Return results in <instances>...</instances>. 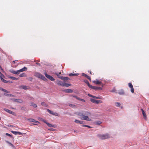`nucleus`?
I'll return each instance as SVG.
<instances>
[{"instance_id":"f257e3e1","label":"nucleus","mask_w":149,"mask_h":149,"mask_svg":"<svg viewBox=\"0 0 149 149\" xmlns=\"http://www.w3.org/2000/svg\"><path fill=\"white\" fill-rule=\"evenodd\" d=\"M74 114L82 117L81 118V120H85L91 121V119L89 118L88 116H90L91 114L90 113L86 111H81L80 112H75Z\"/></svg>"},{"instance_id":"f03ea898","label":"nucleus","mask_w":149,"mask_h":149,"mask_svg":"<svg viewBox=\"0 0 149 149\" xmlns=\"http://www.w3.org/2000/svg\"><path fill=\"white\" fill-rule=\"evenodd\" d=\"M98 137L102 139H108L110 138V135L108 133L105 134H99L97 135Z\"/></svg>"},{"instance_id":"7ed1b4c3","label":"nucleus","mask_w":149,"mask_h":149,"mask_svg":"<svg viewBox=\"0 0 149 149\" xmlns=\"http://www.w3.org/2000/svg\"><path fill=\"white\" fill-rule=\"evenodd\" d=\"M42 119V121H43L44 123H46L49 127H53L55 128L56 127V125H53L51 124H49V123L47 122L45 120L43 119Z\"/></svg>"},{"instance_id":"20e7f679","label":"nucleus","mask_w":149,"mask_h":149,"mask_svg":"<svg viewBox=\"0 0 149 149\" xmlns=\"http://www.w3.org/2000/svg\"><path fill=\"white\" fill-rule=\"evenodd\" d=\"M46 77L52 81H54L55 80L54 78L52 76L48 74L46 72H45L44 73Z\"/></svg>"},{"instance_id":"39448f33","label":"nucleus","mask_w":149,"mask_h":149,"mask_svg":"<svg viewBox=\"0 0 149 149\" xmlns=\"http://www.w3.org/2000/svg\"><path fill=\"white\" fill-rule=\"evenodd\" d=\"M91 101L94 103L99 104L101 103L102 102L101 100H95L93 99H91Z\"/></svg>"},{"instance_id":"423d86ee","label":"nucleus","mask_w":149,"mask_h":149,"mask_svg":"<svg viewBox=\"0 0 149 149\" xmlns=\"http://www.w3.org/2000/svg\"><path fill=\"white\" fill-rule=\"evenodd\" d=\"M9 71L12 73L16 74H19L20 72V71H19V70H17V71H16L13 70L11 69Z\"/></svg>"},{"instance_id":"0eeeda50","label":"nucleus","mask_w":149,"mask_h":149,"mask_svg":"<svg viewBox=\"0 0 149 149\" xmlns=\"http://www.w3.org/2000/svg\"><path fill=\"white\" fill-rule=\"evenodd\" d=\"M11 100L13 102H17L19 103H21L23 102L22 100L20 99L18 100L14 98H11Z\"/></svg>"},{"instance_id":"6e6552de","label":"nucleus","mask_w":149,"mask_h":149,"mask_svg":"<svg viewBox=\"0 0 149 149\" xmlns=\"http://www.w3.org/2000/svg\"><path fill=\"white\" fill-rule=\"evenodd\" d=\"M35 76L36 77L39 78H41L42 76V75L41 74L39 73L35 72Z\"/></svg>"},{"instance_id":"1a4fd4ad","label":"nucleus","mask_w":149,"mask_h":149,"mask_svg":"<svg viewBox=\"0 0 149 149\" xmlns=\"http://www.w3.org/2000/svg\"><path fill=\"white\" fill-rule=\"evenodd\" d=\"M3 110L5 111H6L8 113H9L10 114H11L13 115H14V114H15L14 112L12 111H11L10 110H9L8 109H7L4 108V109Z\"/></svg>"},{"instance_id":"9d476101","label":"nucleus","mask_w":149,"mask_h":149,"mask_svg":"<svg viewBox=\"0 0 149 149\" xmlns=\"http://www.w3.org/2000/svg\"><path fill=\"white\" fill-rule=\"evenodd\" d=\"M141 110L142 111V113L143 116V118L144 119L146 120L147 118L146 114L145 113L143 109H141Z\"/></svg>"},{"instance_id":"9b49d317","label":"nucleus","mask_w":149,"mask_h":149,"mask_svg":"<svg viewBox=\"0 0 149 149\" xmlns=\"http://www.w3.org/2000/svg\"><path fill=\"white\" fill-rule=\"evenodd\" d=\"M47 111L50 114L56 116L57 115V113H54L53 111H51L49 109H47Z\"/></svg>"},{"instance_id":"f8f14e48","label":"nucleus","mask_w":149,"mask_h":149,"mask_svg":"<svg viewBox=\"0 0 149 149\" xmlns=\"http://www.w3.org/2000/svg\"><path fill=\"white\" fill-rule=\"evenodd\" d=\"M120 95H123L124 94V91L123 89H121L118 91V92L117 93Z\"/></svg>"},{"instance_id":"ddd939ff","label":"nucleus","mask_w":149,"mask_h":149,"mask_svg":"<svg viewBox=\"0 0 149 149\" xmlns=\"http://www.w3.org/2000/svg\"><path fill=\"white\" fill-rule=\"evenodd\" d=\"M56 83L58 85L62 86H63L64 83H63L62 82L57 81Z\"/></svg>"},{"instance_id":"4468645a","label":"nucleus","mask_w":149,"mask_h":149,"mask_svg":"<svg viewBox=\"0 0 149 149\" xmlns=\"http://www.w3.org/2000/svg\"><path fill=\"white\" fill-rule=\"evenodd\" d=\"M20 88H22L24 90H26L28 89V87L26 86L22 85L19 86Z\"/></svg>"},{"instance_id":"2eb2a0df","label":"nucleus","mask_w":149,"mask_h":149,"mask_svg":"<svg viewBox=\"0 0 149 149\" xmlns=\"http://www.w3.org/2000/svg\"><path fill=\"white\" fill-rule=\"evenodd\" d=\"M82 75L85 77L86 78H87L89 80H90V81L91 80V79L90 78V77L89 76H88L85 73H83L82 74Z\"/></svg>"},{"instance_id":"dca6fc26","label":"nucleus","mask_w":149,"mask_h":149,"mask_svg":"<svg viewBox=\"0 0 149 149\" xmlns=\"http://www.w3.org/2000/svg\"><path fill=\"white\" fill-rule=\"evenodd\" d=\"M64 91L66 93H72L73 92V91L70 89L65 90Z\"/></svg>"},{"instance_id":"f3484780","label":"nucleus","mask_w":149,"mask_h":149,"mask_svg":"<svg viewBox=\"0 0 149 149\" xmlns=\"http://www.w3.org/2000/svg\"><path fill=\"white\" fill-rule=\"evenodd\" d=\"M6 142L7 143H8L9 145L11 146L13 148H15V147L11 143L9 142L8 141H6Z\"/></svg>"},{"instance_id":"a211bd4d","label":"nucleus","mask_w":149,"mask_h":149,"mask_svg":"<svg viewBox=\"0 0 149 149\" xmlns=\"http://www.w3.org/2000/svg\"><path fill=\"white\" fill-rule=\"evenodd\" d=\"M27 70V68L26 67H24L22 69L19 70V71H20V72H22L23 71H26Z\"/></svg>"},{"instance_id":"6ab92c4d","label":"nucleus","mask_w":149,"mask_h":149,"mask_svg":"<svg viewBox=\"0 0 149 149\" xmlns=\"http://www.w3.org/2000/svg\"><path fill=\"white\" fill-rule=\"evenodd\" d=\"M30 105L33 106L34 108H36L37 106V105L36 104L34 103L33 102H31V103Z\"/></svg>"},{"instance_id":"aec40b11","label":"nucleus","mask_w":149,"mask_h":149,"mask_svg":"<svg viewBox=\"0 0 149 149\" xmlns=\"http://www.w3.org/2000/svg\"><path fill=\"white\" fill-rule=\"evenodd\" d=\"M4 95L5 96H10V97H15V96L12 95V94H7L6 93H4Z\"/></svg>"},{"instance_id":"412c9836","label":"nucleus","mask_w":149,"mask_h":149,"mask_svg":"<svg viewBox=\"0 0 149 149\" xmlns=\"http://www.w3.org/2000/svg\"><path fill=\"white\" fill-rule=\"evenodd\" d=\"M71 84H67L66 83H64L63 85V86H66V87H68L70 86Z\"/></svg>"},{"instance_id":"4be33fe9","label":"nucleus","mask_w":149,"mask_h":149,"mask_svg":"<svg viewBox=\"0 0 149 149\" xmlns=\"http://www.w3.org/2000/svg\"><path fill=\"white\" fill-rule=\"evenodd\" d=\"M9 78H10L12 79L13 80H17L19 79V78H16L14 77H11V76L9 77Z\"/></svg>"},{"instance_id":"5701e85b","label":"nucleus","mask_w":149,"mask_h":149,"mask_svg":"<svg viewBox=\"0 0 149 149\" xmlns=\"http://www.w3.org/2000/svg\"><path fill=\"white\" fill-rule=\"evenodd\" d=\"M95 123L97 125H99L102 123L99 121H96L95 122Z\"/></svg>"},{"instance_id":"b1692460","label":"nucleus","mask_w":149,"mask_h":149,"mask_svg":"<svg viewBox=\"0 0 149 149\" xmlns=\"http://www.w3.org/2000/svg\"><path fill=\"white\" fill-rule=\"evenodd\" d=\"M41 104L44 106L47 107L48 106L47 104L45 103L44 102H42L41 103Z\"/></svg>"},{"instance_id":"393cba45","label":"nucleus","mask_w":149,"mask_h":149,"mask_svg":"<svg viewBox=\"0 0 149 149\" xmlns=\"http://www.w3.org/2000/svg\"><path fill=\"white\" fill-rule=\"evenodd\" d=\"M41 79L44 81H46L47 80V79L43 75L42 76Z\"/></svg>"},{"instance_id":"a878e982","label":"nucleus","mask_w":149,"mask_h":149,"mask_svg":"<svg viewBox=\"0 0 149 149\" xmlns=\"http://www.w3.org/2000/svg\"><path fill=\"white\" fill-rule=\"evenodd\" d=\"M28 120H29V121L32 122H34L35 121V120L34 119L32 118L29 119Z\"/></svg>"},{"instance_id":"bb28decb","label":"nucleus","mask_w":149,"mask_h":149,"mask_svg":"<svg viewBox=\"0 0 149 149\" xmlns=\"http://www.w3.org/2000/svg\"><path fill=\"white\" fill-rule=\"evenodd\" d=\"M1 80L3 82H4V83H7L8 82V81H7L5 79H3V78H2V79H1Z\"/></svg>"},{"instance_id":"cd10ccee","label":"nucleus","mask_w":149,"mask_h":149,"mask_svg":"<svg viewBox=\"0 0 149 149\" xmlns=\"http://www.w3.org/2000/svg\"><path fill=\"white\" fill-rule=\"evenodd\" d=\"M115 105L117 107H119L120 105V104L119 102H116L115 103Z\"/></svg>"},{"instance_id":"c85d7f7f","label":"nucleus","mask_w":149,"mask_h":149,"mask_svg":"<svg viewBox=\"0 0 149 149\" xmlns=\"http://www.w3.org/2000/svg\"><path fill=\"white\" fill-rule=\"evenodd\" d=\"M70 80V78L68 77H64V81H67L69 80Z\"/></svg>"},{"instance_id":"c756f323","label":"nucleus","mask_w":149,"mask_h":149,"mask_svg":"<svg viewBox=\"0 0 149 149\" xmlns=\"http://www.w3.org/2000/svg\"><path fill=\"white\" fill-rule=\"evenodd\" d=\"M11 132L15 135H17V132L12 131Z\"/></svg>"},{"instance_id":"7c9ffc66","label":"nucleus","mask_w":149,"mask_h":149,"mask_svg":"<svg viewBox=\"0 0 149 149\" xmlns=\"http://www.w3.org/2000/svg\"><path fill=\"white\" fill-rule=\"evenodd\" d=\"M93 98H95V99H101V98L100 97H96L95 96H93Z\"/></svg>"},{"instance_id":"2f4dec72","label":"nucleus","mask_w":149,"mask_h":149,"mask_svg":"<svg viewBox=\"0 0 149 149\" xmlns=\"http://www.w3.org/2000/svg\"><path fill=\"white\" fill-rule=\"evenodd\" d=\"M69 105L70 107L73 108H74L75 107V106L73 104H70Z\"/></svg>"},{"instance_id":"473e14b6","label":"nucleus","mask_w":149,"mask_h":149,"mask_svg":"<svg viewBox=\"0 0 149 149\" xmlns=\"http://www.w3.org/2000/svg\"><path fill=\"white\" fill-rule=\"evenodd\" d=\"M25 74L24 73H22V74H21L19 75V76L20 77H23L25 76Z\"/></svg>"},{"instance_id":"72a5a7b5","label":"nucleus","mask_w":149,"mask_h":149,"mask_svg":"<svg viewBox=\"0 0 149 149\" xmlns=\"http://www.w3.org/2000/svg\"><path fill=\"white\" fill-rule=\"evenodd\" d=\"M128 86L130 88L133 87L132 84L131 83H129L128 84Z\"/></svg>"},{"instance_id":"f704fd0d","label":"nucleus","mask_w":149,"mask_h":149,"mask_svg":"<svg viewBox=\"0 0 149 149\" xmlns=\"http://www.w3.org/2000/svg\"><path fill=\"white\" fill-rule=\"evenodd\" d=\"M22 110L23 111H26V108L24 107H22L21 108Z\"/></svg>"},{"instance_id":"c9c22d12","label":"nucleus","mask_w":149,"mask_h":149,"mask_svg":"<svg viewBox=\"0 0 149 149\" xmlns=\"http://www.w3.org/2000/svg\"><path fill=\"white\" fill-rule=\"evenodd\" d=\"M80 121H79L77 120H75L74 121L76 123H79V124L80 123Z\"/></svg>"},{"instance_id":"e433bc0d","label":"nucleus","mask_w":149,"mask_h":149,"mask_svg":"<svg viewBox=\"0 0 149 149\" xmlns=\"http://www.w3.org/2000/svg\"><path fill=\"white\" fill-rule=\"evenodd\" d=\"M131 91L132 93H133L134 92V89L133 88V87H132L131 88Z\"/></svg>"},{"instance_id":"4c0bfd02","label":"nucleus","mask_w":149,"mask_h":149,"mask_svg":"<svg viewBox=\"0 0 149 149\" xmlns=\"http://www.w3.org/2000/svg\"><path fill=\"white\" fill-rule=\"evenodd\" d=\"M3 91H4L6 93H9V92L7 90H6L5 89H3Z\"/></svg>"},{"instance_id":"58836bf2","label":"nucleus","mask_w":149,"mask_h":149,"mask_svg":"<svg viewBox=\"0 0 149 149\" xmlns=\"http://www.w3.org/2000/svg\"><path fill=\"white\" fill-rule=\"evenodd\" d=\"M101 84V82L99 81L98 80L97 81L96 84Z\"/></svg>"},{"instance_id":"ea45409f","label":"nucleus","mask_w":149,"mask_h":149,"mask_svg":"<svg viewBox=\"0 0 149 149\" xmlns=\"http://www.w3.org/2000/svg\"><path fill=\"white\" fill-rule=\"evenodd\" d=\"M27 79L30 81H31L33 79V78L32 77H30L28 78Z\"/></svg>"},{"instance_id":"a19ab883","label":"nucleus","mask_w":149,"mask_h":149,"mask_svg":"<svg viewBox=\"0 0 149 149\" xmlns=\"http://www.w3.org/2000/svg\"><path fill=\"white\" fill-rule=\"evenodd\" d=\"M92 89L95 90L98 89V87L93 86Z\"/></svg>"},{"instance_id":"79ce46f5","label":"nucleus","mask_w":149,"mask_h":149,"mask_svg":"<svg viewBox=\"0 0 149 149\" xmlns=\"http://www.w3.org/2000/svg\"><path fill=\"white\" fill-rule=\"evenodd\" d=\"M74 97L76 98L78 100H80L81 99L80 98L78 97H77L76 96H73Z\"/></svg>"},{"instance_id":"37998d69","label":"nucleus","mask_w":149,"mask_h":149,"mask_svg":"<svg viewBox=\"0 0 149 149\" xmlns=\"http://www.w3.org/2000/svg\"><path fill=\"white\" fill-rule=\"evenodd\" d=\"M6 135L7 136H9L10 137H12V135L11 134H10L8 133H6Z\"/></svg>"},{"instance_id":"c03bdc74","label":"nucleus","mask_w":149,"mask_h":149,"mask_svg":"<svg viewBox=\"0 0 149 149\" xmlns=\"http://www.w3.org/2000/svg\"><path fill=\"white\" fill-rule=\"evenodd\" d=\"M88 86L91 88L92 89L93 87V86H92L90 84H88Z\"/></svg>"},{"instance_id":"a18cd8bd","label":"nucleus","mask_w":149,"mask_h":149,"mask_svg":"<svg viewBox=\"0 0 149 149\" xmlns=\"http://www.w3.org/2000/svg\"><path fill=\"white\" fill-rule=\"evenodd\" d=\"M74 75H75V74H72V73H70L69 74V75L70 76H74Z\"/></svg>"},{"instance_id":"49530a36","label":"nucleus","mask_w":149,"mask_h":149,"mask_svg":"<svg viewBox=\"0 0 149 149\" xmlns=\"http://www.w3.org/2000/svg\"><path fill=\"white\" fill-rule=\"evenodd\" d=\"M79 124H84V122L82 121H80Z\"/></svg>"},{"instance_id":"de8ad7c7","label":"nucleus","mask_w":149,"mask_h":149,"mask_svg":"<svg viewBox=\"0 0 149 149\" xmlns=\"http://www.w3.org/2000/svg\"><path fill=\"white\" fill-rule=\"evenodd\" d=\"M85 82L87 84L88 86V84H89L88 81L87 80L85 81Z\"/></svg>"},{"instance_id":"09e8293b","label":"nucleus","mask_w":149,"mask_h":149,"mask_svg":"<svg viewBox=\"0 0 149 149\" xmlns=\"http://www.w3.org/2000/svg\"><path fill=\"white\" fill-rule=\"evenodd\" d=\"M83 127H89V128H91V127L90 126H88V125H84L83 126H82Z\"/></svg>"},{"instance_id":"8fccbe9b","label":"nucleus","mask_w":149,"mask_h":149,"mask_svg":"<svg viewBox=\"0 0 149 149\" xmlns=\"http://www.w3.org/2000/svg\"><path fill=\"white\" fill-rule=\"evenodd\" d=\"M64 77L63 76H60V77H59V78H60L62 80H64Z\"/></svg>"},{"instance_id":"3c124183","label":"nucleus","mask_w":149,"mask_h":149,"mask_svg":"<svg viewBox=\"0 0 149 149\" xmlns=\"http://www.w3.org/2000/svg\"><path fill=\"white\" fill-rule=\"evenodd\" d=\"M111 92H115L116 93H117V92H116V90L115 89H113V90H112V91H111Z\"/></svg>"},{"instance_id":"603ef678","label":"nucleus","mask_w":149,"mask_h":149,"mask_svg":"<svg viewBox=\"0 0 149 149\" xmlns=\"http://www.w3.org/2000/svg\"><path fill=\"white\" fill-rule=\"evenodd\" d=\"M88 96H89L90 97H92L93 98V96L91 95L90 94H88Z\"/></svg>"},{"instance_id":"864d4df0","label":"nucleus","mask_w":149,"mask_h":149,"mask_svg":"<svg viewBox=\"0 0 149 149\" xmlns=\"http://www.w3.org/2000/svg\"><path fill=\"white\" fill-rule=\"evenodd\" d=\"M55 74H56L58 77L59 78V77H60V76L59 75V74H58L57 73L55 72Z\"/></svg>"},{"instance_id":"5fc2aeb1","label":"nucleus","mask_w":149,"mask_h":149,"mask_svg":"<svg viewBox=\"0 0 149 149\" xmlns=\"http://www.w3.org/2000/svg\"><path fill=\"white\" fill-rule=\"evenodd\" d=\"M49 130H51V131H54L55 130L53 128H50V129H48Z\"/></svg>"},{"instance_id":"6e6d98bb","label":"nucleus","mask_w":149,"mask_h":149,"mask_svg":"<svg viewBox=\"0 0 149 149\" xmlns=\"http://www.w3.org/2000/svg\"><path fill=\"white\" fill-rule=\"evenodd\" d=\"M17 134H18L19 135H22V133L19 132H17Z\"/></svg>"},{"instance_id":"4d7b16f0","label":"nucleus","mask_w":149,"mask_h":149,"mask_svg":"<svg viewBox=\"0 0 149 149\" xmlns=\"http://www.w3.org/2000/svg\"><path fill=\"white\" fill-rule=\"evenodd\" d=\"M8 127H13V125H8Z\"/></svg>"},{"instance_id":"13d9d810","label":"nucleus","mask_w":149,"mask_h":149,"mask_svg":"<svg viewBox=\"0 0 149 149\" xmlns=\"http://www.w3.org/2000/svg\"><path fill=\"white\" fill-rule=\"evenodd\" d=\"M80 100L82 101H83L84 102H85V100H84L83 99H81Z\"/></svg>"},{"instance_id":"bf43d9fd","label":"nucleus","mask_w":149,"mask_h":149,"mask_svg":"<svg viewBox=\"0 0 149 149\" xmlns=\"http://www.w3.org/2000/svg\"><path fill=\"white\" fill-rule=\"evenodd\" d=\"M98 89L101 90L102 89V88L100 87H98Z\"/></svg>"},{"instance_id":"052dcab7","label":"nucleus","mask_w":149,"mask_h":149,"mask_svg":"<svg viewBox=\"0 0 149 149\" xmlns=\"http://www.w3.org/2000/svg\"><path fill=\"white\" fill-rule=\"evenodd\" d=\"M2 76H3V75H0V78L1 79H2V78H3L2 77Z\"/></svg>"},{"instance_id":"680f3d73","label":"nucleus","mask_w":149,"mask_h":149,"mask_svg":"<svg viewBox=\"0 0 149 149\" xmlns=\"http://www.w3.org/2000/svg\"><path fill=\"white\" fill-rule=\"evenodd\" d=\"M0 90H1L2 91H3V88H0Z\"/></svg>"},{"instance_id":"e2e57ef3","label":"nucleus","mask_w":149,"mask_h":149,"mask_svg":"<svg viewBox=\"0 0 149 149\" xmlns=\"http://www.w3.org/2000/svg\"><path fill=\"white\" fill-rule=\"evenodd\" d=\"M97 81H93V82L94 83L96 84Z\"/></svg>"},{"instance_id":"0e129e2a","label":"nucleus","mask_w":149,"mask_h":149,"mask_svg":"<svg viewBox=\"0 0 149 149\" xmlns=\"http://www.w3.org/2000/svg\"><path fill=\"white\" fill-rule=\"evenodd\" d=\"M3 75V76L4 77V75L1 73L0 72V75Z\"/></svg>"},{"instance_id":"69168bd1","label":"nucleus","mask_w":149,"mask_h":149,"mask_svg":"<svg viewBox=\"0 0 149 149\" xmlns=\"http://www.w3.org/2000/svg\"><path fill=\"white\" fill-rule=\"evenodd\" d=\"M8 81V82H9L10 83H12V82L11 81Z\"/></svg>"},{"instance_id":"338daca9","label":"nucleus","mask_w":149,"mask_h":149,"mask_svg":"<svg viewBox=\"0 0 149 149\" xmlns=\"http://www.w3.org/2000/svg\"><path fill=\"white\" fill-rule=\"evenodd\" d=\"M35 122V123H39V122H38V121H36V120H35V122Z\"/></svg>"},{"instance_id":"774afa93","label":"nucleus","mask_w":149,"mask_h":149,"mask_svg":"<svg viewBox=\"0 0 149 149\" xmlns=\"http://www.w3.org/2000/svg\"><path fill=\"white\" fill-rule=\"evenodd\" d=\"M36 64H38V65H40V63H36Z\"/></svg>"}]
</instances>
